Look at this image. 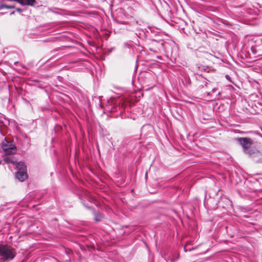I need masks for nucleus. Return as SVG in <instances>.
Masks as SVG:
<instances>
[{
  "instance_id": "f257e3e1",
  "label": "nucleus",
  "mask_w": 262,
  "mask_h": 262,
  "mask_svg": "<svg viewBox=\"0 0 262 262\" xmlns=\"http://www.w3.org/2000/svg\"><path fill=\"white\" fill-rule=\"evenodd\" d=\"M236 140L242 146L244 154L248 155L254 162L262 163V153L257 149L252 147L253 141L251 139L247 137H240L236 138Z\"/></svg>"
},
{
  "instance_id": "f03ea898",
  "label": "nucleus",
  "mask_w": 262,
  "mask_h": 262,
  "mask_svg": "<svg viewBox=\"0 0 262 262\" xmlns=\"http://www.w3.org/2000/svg\"><path fill=\"white\" fill-rule=\"evenodd\" d=\"M15 249L6 245H0V258L4 261L13 259L16 256Z\"/></svg>"
},
{
  "instance_id": "7ed1b4c3",
  "label": "nucleus",
  "mask_w": 262,
  "mask_h": 262,
  "mask_svg": "<svg viewBox=\"0 0 262 262\" xmlns=\"http://www.w3.org/2000/svg\"><path fill=\"white\" fill-rule=\"evenodd\" d=\"M1 146L6 155H13L16 152L17 148L13 141L6 137L2 141Z\"/></svg>"
},
{
  "instance_id": "20e7f679",
  "label": "nucleus",
  "mask_w": 262,
  "mask_h": 262,
  "mask_svg": "<svg viewBox=\"0 0 262 262\" xmlns=\"http://www.w3.org/2000/svg\"><path fill=\"white\" fill-rule=\"evenodd\" d=\"M15 177L21 182L24 181L28 177L27 171H17L16 173Z\"/></svg>"
},
{
  "instance_id": "39448f33",
  "label": "nucleus",
  "mask_w": 262,
  "mask_h": 262,
  "mask_svg": "<svg viewBox=\"0 0 262 262\" xmlns=\"http://www.w3.org/2000/svg\"><path fill=\"white\" fill-rule=\"evenodd\" d=\"M9 1H15L21 5L33 6L35 0H9Z\"/></svg>"
},
{
  "instance_id": "423d86ee",
  "label": "nucleus",
  "mask_w": 262,
  "mask_h": 262,
  "mask_svg": "<svg viewBox=\"0 0 262 262\" xmlns=\"http://www.w3.org/2000/svg\"><path fill=\"white\" fill-rule=\"evenodd\" d=\"M17 171H27V167L25 163L23 162H19L16 164Z\"/></svg>"
},
{
  "instance_id": "0eeeda50",
  "label": "nucleus",
  "mask_w": 262,
  "mask_h": 262,
  "mask_svg": "<svg viewBox=\"0 0 262 262\" xmlns=\"http://www.w3.org/2000/svg\"><path fill=\"white\" fill-rule=\"evenodd\" d=\"M102 217V214L100 213H98L95 214V220L96 221V222H99L101 220Z\"/></svg>"
},
{
  "instance_id": "6e6552de",
  "label": "nucleus",
  "mask_w": 262,
  "mask_h": 262,
  "mask_svg": "<svg viewBox=\"0 0 262 262\" xmlns=\"http://www.w3.org/2000/svg\"><path fill=\"white\" fill-rule=\"evenodd\" d=\"M8 5H7L4 4H1L0 5V10H2L5 8L8 9Z\"/></svg>"
},
{
  "instance_id": "1a4fd4ad",
  "label": "nucleus",
  "mask_w": 262,
  "mask_h": 262,
  "mask_svg": "<svg viewBox=\"0 0 262 262\" xmlns=\"http://www.w3.org/2000/svg\"><path fill=\"white\" fill-rule=\"evenodd\" d=\"M4 161L7 163H13V162L12 161V160L11 159V158H6L4 159Z\"/></svg>"
},
{
  "instance_id": "9d476101",
  "label": "nucleus",
  "mask_w": 262,
  "mask_h": 262,
  "mask_svg": "<svg viewBox=\"0 0 262 262\" xmlns=\"http://www.w3.org/2000/svg\"><path fill=\"white\" fill-rule=\"evenodd\" d=\"M205 80H206V79H205ZM204 82H205V85H201V86H202V88H203L204 86H205L206 88H208L207 82L206 81H205Z\"/></svg>"
},
{
  "instance_id": "9b49d317",
  "label": "nucleus",
  "mask_w": 262,
  "mask_h": 262,
  "mask_svg": "<svg viewBox=\"0 0 262 262\" xmlns=\"http://www.w3.org/2000/svg\"><path fill=\"white\" fill-rule=\"evenodd\" d=\"M15 7L13 5H8V9H13Z\"/></svg>"
},
{
  "instance_id": "f8f14e48",
  "label": "nucleus",
  "mask_w": 262,
  "mask_h": 262,
  "mask_svg": "<svg viewBox=\"0 0 262 262\" xmlns=\"http://www.w3.org/2000/svg\"><path fill=\"white\" fill-rule=\"evenodd\" d=\"M16 10L19 13H20V12H21L23 11V9H21L20 8H16Z\"/></svg>"
},
{
  "instance_id": "ddd939ff",
  "label": "nucleus",
  "mask_w": 262,
  "mask_h": 262,
  "mask_svg": "<svg viewBox=\"0 0 262 262\" xmlns=\"http://www.w3.org/2000/svg\"><path fill=\"white\" fill-rule=\"evenodd\" d=\"M217 90V88H215L212 89V92L213 93H215Z\"/></svg>"
},
{
  "instance_id": "4468645a",
  "label": "nucleus",
  "mask_w": 262,
  "mask_h": 262,
  "mask_svg": "<svg viewBox=\"0 0 262 262\" xmlns=\"http://www.w3.org/2000/svg\"><path fill=\"white\" fill-rule=\"evenodd\" d=\"M252 51L253 53H255V50L254 49H252Z\"/></svg>"
},
{
  "instance_id": "2eb2a0df",
  "label": "nucleus",
  "mask_w": 262,
  "mask_h": 262,
  "mask_svg": "<svg viewBox=\"0 0 262 262\" xmlns=\"http://www.w3.org/2000/svg\"><path fill=\"white\" fill-rule=\"evenodd\" d=\"M14 14V11H13V12H11V13H10V15H13V14Z\"/></svg>"
},
{
  "instance_id": "dca6fc26",
  "label": "nucleus",
  "mask_w": 262,
  "mask_h": 262,
  "mask_svg": "<svg viewBox=\"0 0 262 262\" xmlns=\"http://www.w3.org/2000/svg\"><path fill=\"white\" fill-rule=\"evenodd\" d=\"M210 93H207V95H210Z\"/></svg>"
},
{
  "instance_id": "f3484780",
  "label": "nucleus",
  "mask_w": 262,
  "mask_h": 262,
  "mask_svg": "<svg viewBox=\"0 0 262 262\" xmlns=\"http://www.w3.org/2000/svg\"><path fill=\"white\" fill-rule=\"evenodd\" d=\"M122 24H125V22H123L122 23Z\"/></svg>"
},
{
  "instance_id": "a211bd4d",
  "label": "nucleus",
  "mask_w": 262,
  "mask_h": 262,
  "mask_svg": "<svg viewBox=\"0 0 262 262\" xmlns=\"http://www.w3.org/2000/svg\"><path fill=\"white\" fill-rule=\"evenodd\" d=\"M1 164V161L0 160V164Z\"/></svg>"
}]
</instances>
